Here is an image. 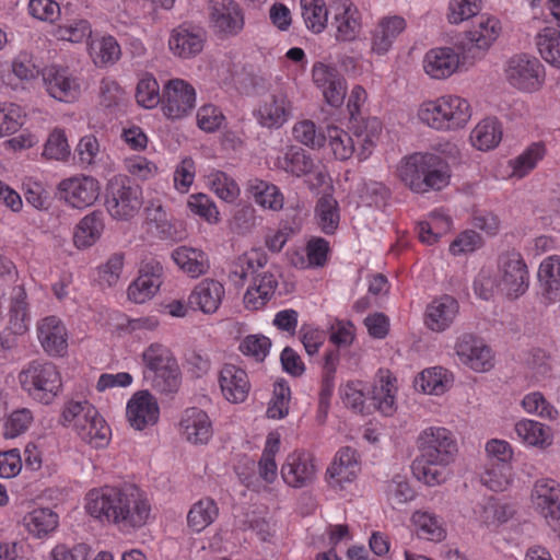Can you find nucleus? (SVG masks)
Listing matches in <instances>:
<instances>
[{"label": "nucleus", "mask_w": 560, "mask_h": 560, "mask_svg": "<svg viewBox=\"0 0 560 560\" xmlns=\"http://www.w3.org/2000/svg\"><path fill=\"white\" fill-rule=\"evenodd\" d=\"M84 509L94 520L115 525L126 534L147 525L152 510L147 494L135 486L91 489L85 494Z\"/></svg>", "instance_id": "f257e3e1"}, {"label": "nucleus", "mask_w": 560, "mask_h": 560, "mask_svg": "<svg viewBox=\"0 0 560 560\" xmlns=\"http://www.w3.org/2000/svg\"><path fill=\"white\" fill-rule=\"evenodd\" d=\"M419 455L412 464L415 477L434 487L444 483L451 476L448 466L458 452L454 434L444 427L424 428L417 438Z\"/></svg>", "instance_id": "f03ea898"}, {"label": "nucleus", "mask_w": 560, "mask_h": 560, "mask_svg": "<svg viewBox=\"0 0 560 560\" xmlns=\"http://www.w3.org/2000/svg\"><path fill=\"white\" fill-rule=\"evenodd\" d=\"M394 177L410 191L425 195L444 189L451 180L448 163L432 152H413L402 156L393 168Z\"/></svg>", "instance_id": "7ed1b4c3"}, {"label": "nucleus", "mask_w": 560, "mask_h": 560, "mask_svg": "<svg viewBox=\"0 0 560 560\" xmlns=\"http://www.w3.org/2000/svg\"><path fill=\"white\" fill-rule=\"evenodd\" d=\"M418 124L438 132H456L471 120L470 102L458 94L446 93L420 102L413 115Z\"/></svg>", "instance_id": "20e7f679"}, {"label": "nucleus", "mask_w": 560, "mask_h": 560, "mask_svg": "<svg viewBox=\"0 0 560 560\" xmlns=\"http://www.w3.org/2000/svg\"><path fill=\"white\" fill-rule=\"evenodd\" d=\"M18 381L30 398L43 405L52 404L62 388V377L57 365L44 359L24 364Z\"/></svg>", "instance_id": "39448f33"}, {"label": "nucleus", "mask_w": 560, "mask_h": 560, "mask_svg": "<svg viewBox=\"0 0 560 560\" xmlns=\"http://www.w3.org/2000/svg\"><path fill=\"white\" fill-rule=\"evenodd\" d=\"M143 377L160 393H173L180 384V370L172 351L153 342L141 354Z\"/></svg>", "instance_id": "423d86ee"}, {"label": "nucleus", "mask_w": 560, "mask_h": 560, "mask_svg": "<svg viewBox=\"0 0 560 560\" xmlns=\"http://www.w3.org/2000/svg\"><path fill=\"white\" fill-rule=\"evenodd\" d=\"M143 206L142 188L126 175H114L106 184L105 207L115 221H131Z\"/></svg>", "instance_id": "0eeeda50"}, {"label": "nucleus", "mask_w": 560, "mask_h": 560, "mask_svg": "<svg viewBox=\"0 0 560 560\" xmlns=\"http://www.w3.org/2000/svg\"><path fill=\"white\" fill-rule=\"evenodd\" d=\"M275 165L295 177L304 176L311 189L327 184L328 174L325 166L302 148L294 145L287 148L283 154L276 159Z\"/></svg>", "instance_id": "6e6552de"}, {"label": "nucleus", "mask_w": 560, "mask_h": 560, "mask_svg": "<svg viewBox=\"0 0 560 560\" xmlns=\"http://www.w3.org/2000/svg\"><path fill=\"white\" fill-rule=\"evenodd\" d=\"M529 287L527 265L515 249L506 250L498 259V291L509 299L525 294Z\"/></svg>", "instance_id": "1a4fd4ad"}, {"label": "nucleus", "mask_w": 560, "mask_h": 560, "mask_svg": "<svg viewBox=\"0 0 560 560\" xmlns=\"http://www.w3.org/2000/svg\"><path fill=\"white\" fill-rule=\"evenodd\" d=\"M529 506L560 536V483L549 477L534 481L529 492Z\"/></svg>", "instance_id": "9d476101"}, {"label": "nucleus", "mask_w": 560, "mask_h": 560, "mask_svg": "<svg viewBox=\"0 0 560 560\" xmlns=\"http://www.w3.org/2000/svg\"><path fill=\"white\" fill-rule=\"evenodd\" d=\"M294 113L293 101L287 89L279 88L261 97L253 115L258 125L267 129H280Z\"/></svg>", "instance_id": "9b49d317"}, {"label": "nucleus", "mask_w": 560, "mask_h": 560, "mask_svg": "<svg viewBox=\"0 0 560 560\" xmlns=\"http://www.w3.org/2000/svg\"><path fill=\"white\" fill-rule=\"evenodd\" d=\"M504 75L511 86L521 92L532 93L542 85L545 70L536 57L518 54L506 61Z\"/></svg>", "instance_id": "f8f14e48"}, {"label": "nucleus", "mask_w": 560, "mask_h": 560, "mask_svg": "<svg viewBox=\"0 0 560 560\" xmlns=\"http://www.w3.org/2000/svg\"><path fill=\"white\" fill-rule=\"evenodd\" d=\"M319 464L315 455L306 450L290 452L280 468L283 482L293 489L312 486L318 476Z\"/></svg>", "instance_id": "ddd939ff"}, {"label": "nucleus", "mask_w": 560, "mask_h": 560, "mask_svg": "<svg viewBox=\"0 0 560 560\" xmlns=\"http://www.w3.org/2000/svg\"><path fill=\"white\" fill-rule=\"evenodd\" d=\"M57 194L69 208L84 210L97 201L101 184L91 175L78 174L60 180Z\"/></svg>", "instance_id": "4468645a"}, {"label": "nucleus", "mask_w": 560, "mask_h": 560, "mask_svg": "<svg viewBox=\"0 0 560 560\" xmlns=\"http://www.w3.org/2000/svg\"><path fill=\"white\" fill-rule=\"evenodd\" d=\"M42 78L47 94L59 102L77 101L84 89L82 77L67 67L48 66L43 69Z\"/></svg>", "instance_id": "2eb2a0df"}, {"label": "nucleus", "mask_w": 560, "mask_h": 560, "mask_svg": "<svg viewBox=\"0 0 560 560\" xmlns=\"http://www.w3.org/2000/svg\"><path fill=\"white\" fill-rule=\"evenodd\" d=\"M209 26L221 39L238 36L245 26L243 9L234 0H210Z\"/></svg>", "instance_id": "dca6fc26"}, {"label": "nucleus", "mask_w": 560, "mask_h": 560, "mask_svg": "<svg viewBox=\"0 0 560 560\" xmlns=\"http://www.w3.org/2000/svg\"><path fill=\"white\" fill-rule=\"evenodd\" d=\"M331 27L338 43H353L363 34V13L352 0L330 2Z\"/></svg>", "instance_id": "f3484780"}, {"label": "nucleus", "mask_w": 560, "mask_h": 560, "mask_svg": "<svg viewBox=\"0 0 560 560\" xmlns=\"http://www.w3.org/2000/svg\"><path fill=\"white\" fill-rule=\"evenodd\" d=\"M196 89L188 81L174 78L166 81L162 90L161 108L170 119H180L196 106Z\"/></svg>", "instance_id": "a211bd4d"}, {"label": "nucleus", "mask_w": 560, "mask_h": 560, "mask_svg": "<svg viewBox=\"0 0 560 560\" xmlns=\"http://www.w3.org/2000/svg\"><path fill=\"white\" fill-rule=\"evenodd\" d=\"M164 279L162 264L154 259L141 261L137 277L127 288V298L135 304H144L151 301L160 291Z\"/></svg>", "instance_id": "6ab92c4d"}, {"label": "nucleus", "mask_w": 560, "mask_h": 560, "mask_svg": "<svg viewBox=\"0 0 560 560\" xmlns=\"http://www.w3.org/2000/svg\"><path fill=\"white\" fill-rule=\"evenodd\" d=\"M454 350L460 363L477 373L489 372L494 366L492 349L471 334L459 336Z\"/></svg>", "instance_id": "aec40b11"}, {"label": "nucleus", "mask_w": 560, "mask_h": 560, "mask_svg": "<svg viewBox=\"0 0 560 560\" xmlns=\"http://www.w3.org/2000/svg\"><path fill=\"white\" fill-rule=\"evenodd\" d=\"M160 415L159 401L148 389L137 390L126 404V420L136 431H143L158 424Z\"/></svg>", "instance_id": "412c9836"}, {"label": "nucleus", "mask_w": 560, "mask_h": 560, "mask_svg": "<svg viewBox=\"0 0 560 560\" xmlns=\"http://www.w3.org/2000/svg\"><path fill=\"white\" fill-rule=\"evenodd\" d=\"M464 66L460 51L451 46H440L429 49L422 59V70L435 81H444L456 74Z\"/></svg>", "instance_id": "4be33fe9"}, {"label": "nucleus", "mask_w": 560, "mask_h": 560, "mask_svg": "<svg viewBox=\"0 0 560 560\" xmlns=\"http://www.w3.org/2000/svg\"><path fill=\"white\" fill-rule=\"evenodd\" d=\"M217 383L222 398L233 405L245 402L252 389L246 370L233 363L221 365Z\"/></svg>", "instance_id": "5701e85b"}, {"label": "nucleus", "mask_w": 560, "mask_h": 560, "mask_svg": "<svg viewBox=\"0 0 560 560\" xmlns=\"http://www.w3.org/2000/svg\"><path fill=\"white\" fill-rule=\"evenodd\" d=\"M36 334L45 353L51 358H63L68 353L69 331L63 320L56 315L39 319Z\"/></svg>", "instance_id": "b1692460"}, {"label": "nucleus", "mask_w": 560, "mask_h": 560, "mask_svg": "<svg viewBox=\"0 0 560 560\" xmlns=\"http://www.w3.org/2000/svg\"><path fill=\"white\" fill-rule=\"evenodd\" d=\"M178 430L180 436L191 445H207L214 434L210 416L197 407L187 408L182 413Z\"/></svg>", "instance_id": "393cba45"}, {"label": "nucleus", "mask_w": 560, "mask_h": 560, "mask_svg": "<svg viewBox=\"0 0 560 560\" xmlns=\"http://www.w3.org/2000/svg\"><path fill=\"white\" fill-rule=\"evenodd\" d=\"M312 78L328 105L340 107L343 104L347 83L336 68L317 62L313 66Z\"/></svg>", "instance_id": "a878e982"}, {"label": "nucleus", "mask_w": 560, "mask_h": 560, "mask_svg": "<svg viewBox=\"0 0 560 560\" xmlns=\"http://www.w3.org/2000/svg\"><path fill=\"white\" fill-rule=\"evenodd\" d=\"M406 27L407 21L401 15L388 14L378 19L370 32L371 52L377 56L386 55Z\"/></svg>", "instance_id": "bb28decb"}, {"label": "nucleus", "mask_w": 560, "mask_h": 560, "mask_svg": "<svg viewBox=\"0 0 560 560\" xmlns=\"http://www.w3.org/2000/svg\"><path fill=\"white\" fill-rule=\"evenodd\" d=\"M205 44L203 31L184 25L174 28L167 40L170 51L180 59L195 58L203 50Z\"/></svg>", "instance_id": "cd10ccee"}, {"label": "nucleus", "mask_w": 560, "mask_h": 560, "mask_svg": "<svg viewBox=\"0 0 560 560\" xmlns=\"http://www.w3.org/2000/svg\"><path fill=\"white\" fill-rule=\"evenodd\" d=\"M225 295L222 282L212 278L202 279L188 295V305L203 314H214Z\"/></svg>", "instance_id": "c85d7f7f"}, {"label": "nucleus", "mask_w": 560, "mask_h": 560, "mask_svg": "<svg viewBox=\"0 0 560 560\" xmlns=\"http://www.w3.org/2000/svg\"><path fill=\"white\" fill-rule=\"evenodd\" d=\"M502 30V23L497 16L483 13L465 32V38L476 50L487 51L499 39Z\"/></svg>", "instance_id": "c756f323"}, {"label": "nucleus", "mask_w": 560, "mask_h": 560, "mask_svg": "<svg viewBox=\"0 0 560 560\" xmlns=\"http://www.w3.org/2000/svg\"><path fill=\"white\" fill-rule=\"evenodd\" d=\"M361 470L357 452L351 447L339 450L326 470L331 487L345 488L352 483Z\"/></svg>", "instance_id": "7c9ffc66"}, {"label": "nucleus", "mask_w": 560, "mask_h": 560, "mask_svg": "<svg viewBox=\"0 0 560 560\" xmlns=\"http://www.w3.org/2000/svg\"><path fill=\"white\" fill-rule=\"evenodd\" d=\"M42 74L38 66L35 63L33 56L27 51L19 52L8 67L0 68L1 82L16 90L20 83H31Z\"/></svg>", "instance_id": "2f4dec72"}, {"label": "nucleus", "mask_w": 560, "mask_h": 560, "mask_svg": "<svg viewBox=\"0 0 560 560\" xmlns=\"http://www.w3.org/2000/svg\"><path fill=\"white\" fill-rule=\"evenodd\" d=\"M458 311V302L453 296L435 298L427 305L424 325L434 332L445 331L453 325Z\"/></svg>", "instance_id": "473e14b6"}, {"label": "nucleus", "mask_w": 560, "mask_h": 560, "mask_svg": "<svg viewBox=\"0 0 560 560\" xmlns=\"http://www.w3.org/2000/svg\"><path fill=\"white\" fill-rule=\"evenodd\" d=\"M515 514L514 508L495 499H488L474 510V521L489 532H497Z\"/></svg>", "instance_id": "72a5a7b5"}, {"label": "nucleus", "mask_w": 560, "mask_h": 560, "mask_svg": "<svg viewBox=\"0 0 560 560\" xmlns=\"http://www.w3.org/2000/svg\"><path fill=\"white\" fill-rule=\"evenodd\" d=\"M454 383V375L443 366H431L419 372L413 378V388L416 392L441 396L445 394Z\"/></svg>", "instance_id": "f704fd0d"}, {"label": "nucleus", "mask_w": 560, "mask_h": 560, "mask_svg": "<svg viewBox=\"0 0 560 560\" xmlns=\"http://www.w3.org/2000/svg\"><path fill=\"white\" fill-rule=\"evenodd\" d=\"M383 131V124L376 117L364 119L352 127L355 152L358 159L364 161L371 156Z\"/></svg>", "instance_id": "c9c22d12"}, {"label": "nucleus", "mask_w": 560, "mask_h": 560, "mask_svg": "<svg viewBox=\"0 0 560 560\" xmlns=\"http://www.w3.org/2000/svg\"><path fill=\"white\" fill-rule=\"evenodd\" d=\"M537 278L541 299L546 305L560 300V256L550 255L544 258L538 267Z\"/></svg>", "instance_id": "e433bc0d"}, {"label": "nucleus", "mask_w": 560, "mask_h": 560, "mask_svg": "<svg viewBox=\"0 0 560 560\" xmlns=\"http://www.w3.org/2000/svg\"><path fill=\"white\" fill-rule=\"evenodd\" d=\"M277 288L278 279L275 273L265 271L257 275L244 294V306L250 311L264 308L273 298Z\"/></svg>", "instance_id": "4c0bfd02"}, {"label": "nucleus", "mask_w": 560, "mask_h": 560, "mask_svg": "<svg viewBox=\"0 0 560 560\" xmlns=\"http://www.w3.org/2000/svg\"><path fill=\"white\" fill-rule=\"evenodd\" d=\"M397 378L389 371H380L371 392V399L377 410L385 416L396 411L397 404Z\"/></svg>", "instance_id": "58836bf2"}, {"label": "nucleus", "mask_w": 560, "mask_h": 560, "mask_svg": "<svg viewBox=\"0 0 560 560\" xmlns=\"http://www.w3.org/2000/svg\"><path fill=\"white\" fill-rule=\"evenodd\" d=\"M172 259L184 273L192 279L206 275L210 269L208 254L198 247L179 246L172 252Z\"/></svg>", "instance_id": "ea45409f"}, {"label": "nucleus", "mask_w": 560, "mask_h": 560, "mask_svg": "<svg viewBox=\"0 0 560 560\" xmlns=\"http://www.w3.org/2000/svg\"><path fill=\"white\" fill-rule=\"evenodd\" d=\"M105 229L101 211H92L79 220L73 230V245L82 250L92 247L102 237Z\"/></svg>", "instance_id": "a19ab883"}, {"label": "nucleus", "mask_w": 560, "mask_h": 560, "mask_svg": "<svg viewBox=\"0 0 560 560\" xmlns=\"http://www.w3.org/2000/svg\"><path fill=\"white\" fill-rule=\"evenodd\" d=\"M516 439L525 446L545 450L552 444V434L544 423L523 418L514 424Z\"/></svg>", "instance_id": "79ce46f5"}, {"label": "nucleus", "mask_w": 560, "mask_h": 560, "mask_svg": "<svg viewBox=\"0 0 560 560\" xmlns=\"http://www.w3.org/2000/svg\"><path fill=\"white\" fill-rule=\"evenodd\" d=\"M23 527L37 539L47 538L59 525V516L49 508H35L22 520Z\"/></svg>", "instance_id": "37998d69"}, {"label": "nucleus", "mask_w": 560, "mask_h": 560, "mask_svg": "<svg viewBox=\"0 0 560 560\" xmlns=\"http://www.w3.org/2000/svg\"><path fill=\"white\" fill-rule=\"evenodd\" d=\"M546 145L538 141L527 145L518 155L509 160L510 178L522 179L532 173L546 156Z\"/></svg>", "instance_id": "c03bdc74"}, {"label": "nucleus", "mask_w": 560, "mask_h": 560, "mask_svg": "<svg viewBox=\"0 0 560 560\" xmlns=\"http://www.w3.org/2000/svg\"><path fill=\"white\" fill-rule=\"evenodd\" d=\"M503 136L500 121L493 117L480 120L470 131L469 142L478 151H490L495 149Z\"/></svg>", "instance_id": "a18cd8bd"}, {"label": "nucleus", "mask_w": 560, "mask_h": 560, "mask_svg": "<svg viewBox=\"0 0 560 560\" xmlns=\"http://www.w3.org/2000/svg\"><path fill=\"white\" fill-rule=\"evenodd\" d=\"M78 163L83 168H100L107 165L109 155L102 148L100 140L94 135H85L80 138L75 149Z\"/></svg>", "instance_id": "49530a36"}, {"label": "nucleus", "mask_w": 560, "mask_h": 560, "mask_svg": "<svg viewBox=\"0 0 560 560\" xmlns=\"http://www.w3.org/2000/svg\"><path fill=\"white\" fill-rule=\"evenodd\" d=\"M453 228L451 215L443 209H435L427 219L418 224L419 240L427 245L435 244L440 237L447 234Z\"/></svg>", "instance_id": "de8ad7c7"}, {"label": "nucleus", "mask_w": 560, "mask_h": 560, "mask_svg": "<svg viewBox=\"0 0 560 560\" xmlns=\"http://www.w3.org/2000/svg\"><path fill=\"white\" fill-rule=\"evenodd\" d=\"M248 191L255 202L265 210L278 212L284 206V196L280 188L269 182L254 178L248 184Z\"/></svg>", "instance_id": "09e8293b"}, {"label": "nucleus", "mask_w": 560, "mask_h": 560, "mask_svg": "<svg viewBox=\"0 0 560 560\" xmlns=\"http://www.w3.org/2000/svg\"><path fill=\"white\" fill-rule=\"evenodd\" d=\"M281 435L277 431L268 433L262 454L258 460V475L267 483H273L278 478V465L276 456L279 453Z\"/></svg>", "instance_id": "8fccbe9b"}, {"label": "nucleus", "mask_w": 560, "mask_h": 560, "mask_svg": "<svg viewBox=\"0 0 560 560\" xmlns=\"http://www.w3.org/2000/svg\"><path fill=\"white\" fill-rule=\"evenodd\" d=\"M411 524L421 539L442 541L446 537L443 521L432 512L416 511L411 516Z\"/></svg>", "instance_id": "3c124183"}, {"label": "nucleus", "mask_w": 560, "mask_h": 560, "mask_svg": "<svg viewBox=\"0 0 560 560\" xmlns=\"http://www.w3.org/2000/svg\"><path fill=\"white\" fill-rule=\"evenodd\" d=\"M75 434L91 447L104 448L109 444L112 430L105 419L98 413L83 425H79Z\"/></svg>", "instance_id": "603ef678"}, {"label": "nucleus", "mask_w": 560, "mask_h": 560, "mask_svg": "<svg viewBox=\"0 0 560 560\" xmlns=\"http://www.w3.org/2000/svg\"><path fill=\"white\" fill-rule=\"evenodd\" d=\"M336 160L346 161L355 152V144L352 135L342 128L328 124L326 126V145Z\"/></svg>", "instance_id": "864d4df0"}, {"label": "nucleus", "mask_w": 560, "mask_h": 560, "mask_svg": "<svg viewBox=\"0 0 560 560\" xmlns=\"http://www.w3.org/2000/svg\"><path fill=\"white\" fill-rule=\"evenodd\" d=\"M219 515V508L214 500L202 498L195 502L187 514V525L195 532L200 533L210 526Z\"/></svg>", "instance_id": "5fc2aeb1"}, {"label": "nucleus", "mask_w": 560, "mask_h": 560, "mask_svg": "<svg viewBox=\"0 0 560 560\" xmlns=\"http://www.w3.org/2000/svg\"><path fill=\"white\" fill-rule=\"evenodd\" d=\"M98 413V410L88 400H69L63 405L60 421L63 427L77 432L79 425H83Z\"/></svg>", "instance_id": "6e6d98bb"}, {"label": "nucleus", "mask_w": 560, "mask_h": 560, "mask_svg": "<svg viewBox=\"0 0 560 560\" xmlns=\"http://www.w3.org/2000/svg\"><path fill=\"white\" fill-rule=\"evenodd\" d=\"M89 54L95 66L105 67L119 60L121 49L116 38L107 35L92 39Z\"/></svg>", "instance_id": "4d7b16f0"}, {"label": "nucleus", "mask_w": 560, "mask_h": 560, "mask_svg": "<svg viewBox=\"0 0 560 560\" xmlns=\"http://www.w3.org/2000/svg\"><path fill=\"white\" fill-rule=\"evenodd\" d=\"M315 219L325 234L330 235L336 232L340 222V210L337 200L331 195H325L318 199Z\"/></svg>", "instance_id": "13d9d810"}, {"label": "nucleus", "mask_w": 560, "mask_h": 560, "mask_svg": "<svg viewBox=\"0 0 560 560\" xmlns=\"http://www.w3.org/2000/svg\"><path fill=\"white\" fill-rule=\"evenodd\" d=\"M206 185L219 199L229 203L234 202L241 192L236 180L218 170H212L206 175Z\"/></svg>", "instance_id": "bf43d9fd"}, {"label": "nucleus", "mask_w": 560, "mask_h": 560, "mask_svg": "<svg viewBox=\"0 0 560 560\" xmlns=\"http://www.w3.org/2000/svg\"><path fill=\"white\" fill-rule=\"evenodd\" d=\"M302 18L305 26L314 34L325 31L328 23L329 9L325 0H300Z\"/></svg>", "instance_id": "052dcab7"}, {"label": "nucleus", "mask_w": 560, "mask_h": 560, "mask_svg": "<svg viewBox=\"0 0 560 560\" xmlns=\"http://www.w3.org/2000/svg\"><path fill=\"white\" fill-rule=\"evenodd\" d=\"M51 35L58 40L81 44L91 38L92 26L85 19H72L56 26L51 31Z\"/></svg>", "instance_id": "680f3d73"}, {"label": "nucleus", "mask_w": 560, "mask_h": 560, "mask_svg": "<svg viewBox=\"0 0 560 560\" xmlns=\"http://www.w3.org/2000/svg\"><path fill=\"white\" fill-rule=\"evenodd\" d=\"M521 407L525 413L545 420H556L559 415L557 408L538 390L524 395L521 400Z\"/></svg>", "instance_id": "e2e57ef3"}, {"label": "nucleus", "mask_w": 560, "mask_h": 560, "mask_svg": "<svg viewBox=\"0 0 560 560\" xmlns=\"http://www.w3.org/2000/svg\"><path fill=\"white\" fill-rule=\"evenodd\" d=\"M292 135L298 142L313 150H319L326 145V128L318 129L315 122L308 119L295 122Z\"/></svg>", "instance_id": "0e129e2a"}, {"label": "nucleus", "mask_w": 560, "mask_h": 560, "mask_svg": "<svg viewBox=\"0 0 560 560\" xmlns=\"http://www.w3.org/2000/svg\"><path fill=\"white\" fill-rule=\"evenodd\" d=\"M483 0H450L446 8V20L451 25H460L480 15Z\"/></svg>", "instance_id": "69168bd1"}, {"label": "nucleus", "mask_w": 560, "mask_h": 560, "mask_svg": "<svg viewBox=\"0 0 560 560\" xmlns=\"http://www.w3.org/2000/svg\"><path fill=\"white\" fill-rule=\"evenodd\" d=\"M513 481V468L510 464L487 465L481 475V482L488 489L500 492L506 490Z\"/></svg>", "instance_id": "338daca9"}, {"label": "nucleus", "mask_w": 560, "mask_h": 560, "mask_svg": "<svg viewBox=\"0 0 560 560\" xmlns=\"http://www.w3.org/2000/svg\"><path fill=\"white\" fill-rule=\"evenodd\" d=\"M541 58L553 66H560V32L553 27L542 28L536 36Z\"/></svg>", "instance_id": "774afa93"}]
</instances>
